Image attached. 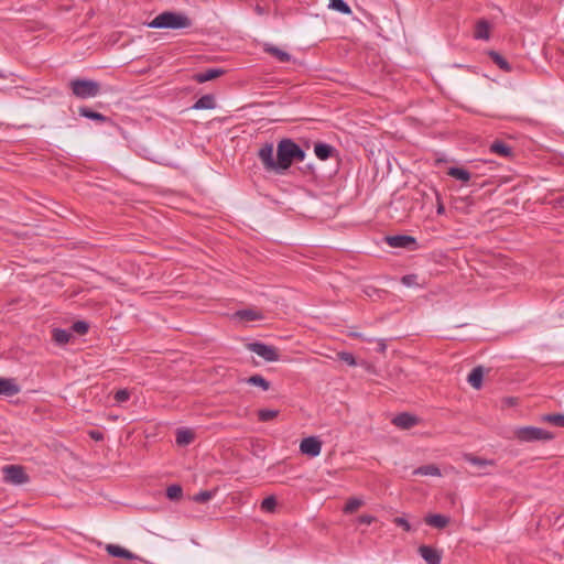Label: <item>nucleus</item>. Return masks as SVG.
<instances>
[{"label": "nucleus", "mask_w": 564, "mask_h": 564, "mask_svg": "<svg viewBox=\"0 0 564 564\" xmlns=\"http://www.w3.org/2000/svg\"><path fill=\"white\" fill-rule=\"evenodd\" d=\"M276 156L280 173H283L292 165L293 161H304L305 152L291 139H283L278 144Z\"/></svg>", "instance_id": "f257e3e1"}, {"label": "nucleus", "mask_w": 564, "mask_h": 564, "mask_svg": "<svg viewBox=\"0 0 564 564\" xmlns=\"http://www.w3.org/2000/svg\"><path fill=\"white\" fill-rule=\"evenodd\" d=\"M192 25L191 19L181 12L164 11L158 14L148 26L151 29H172L181 30L187 29Z\"/></svg>", "instance_id": "f03ea898"}, {"label": "nucleus", "mask_w": 564, "mask_h": 564, "mask_svg": "<svg viewBox=\"0 0 564 564\" xmlns=\"http://www.w3.org/2000/svg\"><path fill=\"white\" fill-rule=\"evenodd\" d=\"M513 436L520 442L551 441L554 435L541 427L520 426L513 430Z\"/></svg>", "instance_id": "7ed1b4c3"}, {"label": "nucleus", "mask_w": 564, "mask_h": 564, "mask_svg": "<svg viewBox=\"0 0 564 564\" xmlns=\"http://www.w3.org/2000/svg\"><path fill=\"white\" fill-rule=\"evenodd\" d=\"M69 87L73 94L80 99L94 98L100 91L99 84L91 79H73L69 83Z\"/></svg>", "instance_id": "20e7f679"}, {"label": "nucleus", "mask_w": 564, "mask_h": 564, "mask_svg": "<svg viewBox=\"0 0 564 564\" xmlns=\"http://www.w3.org/2000/svg\"><path fill=\"white\" fill-rule=\"evenodd\" d=\"M258 156L267 171L280 173L279 161L274 160V149L272 143H264L258 151Z\"/></svg>", "instance_id": "39448f33"}, {"label": "nucleus", "mask_w": 564, "mask_h": 564, "mask_svg": "<svg viewBox=\"0 0 564 564\" xmlns=\"http://www.w3.org/2000/svg\"><path fill=\"white\" fill-rule=\"evenodd\" d=\"M247 348L268 362H273V361L279 360V352L273 346H270V345H267V344H263L260 341H254V343L248 344Z\"/></svg>", "instance_id": "423d86ee"}, {"label": "nucleus", "mask_w": 564, "mask_h": 564, "mask_svg": "<svg viewBox=\"0 0 564 564\" xmlns=\"http://www.w3.org/2000/svg\"><path fill=\"white\" fill-rule=\"evenodd\" d=\"M4 480L12 485H23L29 481V476L20 465H9L2 468Z\"/></svg>", "instance_id": "0eeeda50"}, {"label": "nucleus", "mask_w": 564, "mask_h": 564, "mask_svg": "<svg viewBox=\"0 0 564 564\" xmlns=\"http://www.w3.org/2000/svg\"><path fill=\"white\" fill-rule=\"evenodd\" d=\"M300 452L308 457H316L322 452V442L316 436H308L301 441Z\"/></svg>", "instance_id": "6e6552de"}, {"label": "nucleus", "mask_w": 564, "mask_h": 564, "mask_svg": "<svg viewBox=\"0 0 564 564\" xmlns=\"http://www.w3.org/2000/svg\"><path fill=\"white\" fill-rule=\"evenodd\" d=\"M392 423L402 430H408L419 423V417L408 412L400 413L392 419Z\"/></svg>", "instance_id": "1a4fd4ad"}, {"label": "nucleus", "mask_w": 564, "mask_h": 564, "mask_svg": "<svg viewBox=\"0 0 564 564\" xmlns=\"http://www.w3.org/2000/svg\"><path fill=\"white\" fill-rule=\"evenodd\" d=\"M419 554L427 564H440L442 561V552L429 545L420 546Z\"/></svg>", "instance_id": "9d476101"}, {"label": "nucleus", "mask_w": 564, "mask_h": 564, "mask_svg": "<svg viewBox=\"0 0 564 564\" xmlns=\"http://www.w3.org/2000/svg\"><path fill=\"white\" fill-rule=\"evenodd\" d=\"M387 242L392 248H406L415 243V239L406 235H397L387 237Z\"/></svg>", "instance_id": "9b49d317"}, {"label": "nucleus", "mask_w": 564, "mask_h": 564, "mask_svg": "<svg viewBox=\"0 0 564 564\" xmlns=\"http://www.w3.org/2000/svg\"><path fill=\"white\" fill-rule=\"evenodd\" d=\"M264 52L274 56L281 63H289L292 61V56L288 52L281 50L272 44H264Z\"/></svg>", "instance_id": "f8f14e48"}, {"label": "nucleus", "mask_w": 564, "mask_h": 564, "mask_svg": "<svg viewBox=\"0 0 564 564\" xmlns=\"http://www.w3.org/2000/svg\"><path fill=\"white\" fill-rule=\"evenodd\" d=\"M425 523L436 528V529H444L449 523V517L444 514H429L424 519Z\"/></svg>", "instance_id": "ddd939ff"}, {"label": "nucleus", "mask_w": 564, "mask_h": 564, "mask_svg": "<svg viewBox=\"0 0 564 564\" xmlns=\"http://www.w3.org/2000/svg\"><path fill=\"white\" fill-rule=\"evenodd\" d=\"M20 386L12 378H2V395L11 398L20 392Z\"/></svg>", "instance_id": "4468645a"}, {"label": "nucleus", "mask_w": 564, "mask_h": 564, "mask_svg": "<svg viewBox=\"0 0 564 564\" xmlns=\"http://www.w3.org/2000/svg\"><path fill=\"white\" fill-rule=\"evenodd\" d=\"M224 74V69L221 68H208L204 72H200L195 75V80L197 83H206L208 80L215 79Z\"/></svg>", "instance_id": "2eb2a0df"}, {"label": "nucleus", "mask_w": 564, "mask_h": 564, "mask_svg": "<svg viewBox=\"0 0 564 564\" xmlns=\"http://www.w3.org/2000/svg\"><path fill=\"white\" fill-rule=\"evenodd\" d=\"M334 152L335 148L332 147L330 144L321 142L314 145V153L322 161L329 159Z\"/></svg>", "instance_id": "dca6fc26"}, {"label": "nucleus", "mask_w": 564, "mask_h": 564, "mask_svg": "<svg viewBox=\"0 0 564 564\" xmlns=\"http://www.w3.org/2000/svg\"><path fill=\"white\" fill-rule=\"evenodd\" d=\"M106 550L108 552L109 555L113 556V557H124V558H128V560H133L135 558V555L132 554L130 551L121 547L120 545H117V544H108L106 546Z\"/></svg>", "instance_id": "f3484780"}, {"label": "nucleus", "mask_w": 564, "mask_h": 564, "mask_svg": "<svg viewBox=\"0 0 564 564\" xmlns=\"http://www.w3.org/2000/svg\"><path fill=\"white\" fill-rule=\"evenodd\" d=\"M216 107L215 97L213 95H204L192 106L194 110L214 109Z\"/></svg>", "instance_id": "a211bd4d"}, {"label": "nucleus", "mask_w": 564, "mask_h": 564, "mask_svg": "<svg viewBox=\"0 0 564 564\" xmlns=\"http://www.w3.org/2000/svg\"><path fill=\"white\" fill-rule=\"evenodd\" d=\"M482 379H484V371L481 367L474 368L470 373L468 375L467 381L468 383L475 388L480 389L482 386Z\"/></svg>", "instance_id": "6ab92c4d"}, {"label": "nucleus", "mask_w": 564, "mask_h": 564, "mask_svg": "<svg viewBox=\"0 0 564 564\" xmlns=\"http://www.w3.org/2000/svg\"><path fill=\"white\" fill-rule=\"evenodd\" d=\"M447 174L463 183H467L471 178V173L463 167L451 166Z\"/></svg>", "instance_id": "aec40b11"}, {"label": "nucleus", "mask_w": 564, "mask_h": 564, "mask_svg": "<svg viewBox=\"0 0 564 564\" xmlns=\"http://www.w3.org/2000/svg\"><path fill=\"white\" fill-rule=\"evenodd\" d=\"M413 475L415 476H433V477H440L441 470L436 465H424L421 467H417L413 470Z\"/></svg>", "instance_id": "412c9836"}, {"label": "nucleus", "mask_w": 564, "mask_h": 564, "mask_svg": "<svg viewBox=\"0 0 564 564\" xmlns=\"http://www.w3.org/2000/svg\"><path fill=\"white\" fill-rule=\"evenodd\" d=\"M78 112L82 117L90 119V120H95V121H99V122L108 121V118L106 116H104L100 112L93 111L91 109H89L87 107H80L78 109Z\"/></svg>", "instance_id": "4be33fe9"}, {"label": "nucleus", "mask_w": 564, "mask_h": 564, "mask_svg": "<svg viewBox=\"0 0 564 564\" xmlns=\"http://www.w3.org/2000/svg\"><path fill=\"white\" fill-rule=\"evenodd\" d=\"M245 382L250 386L259 387L263 391H268L271 387V383L264 377H262L260 375L251 376V377L245 379Z\"/></svg>", "instance_id": "5701e85b"}, {"label": "nucleus", "mask_w": 564, "mask_h": 564, "mask_svg": "<svg viewBox=\"0 0 564 564\" xmlns=\"http://www.w3.org/2000/svg\"><path fill=\"white\" fill-rule=\"evenodd\" d=\"M238 318L240 319H243V321H257V319H261L262 318V315L261 313L254 311V310H241V311H238L236 314H235Z\"/></svg>", "instance_id": "b1692460"}, {"label": "nucleus", "mask_w": 564, "mask_h": 564, "mask_svg": "<svg viewBox=\"0 0 564 564\" xmlns=\"http://www.w3.org/2000/svg\"><path fill=\"white\" fill-rule=\"evenodd\" d=\"M53 338L56 344L65 345L70 339V333L66 329L55 328L53 330Z\"/></svg>", "instance_id": "393cba45"}, {"label": "nucleus", "mask_w": 564, "mask_h": 564, "mask_svg": "<svg viewBox=\"0 0 564 564\" xmlns=\"http://www.w3.org/2000/svg\"><path fill=\"white\" fill-rule=\"evenodd\" d=\"M194 438V435L192 431L182 429L176 432V443L178 445H187L189 444Z\"/></svg>", "instance_id": "a878e982"}, {"label": "nucleus", "mask_w": 564, "mask_h": 564, "mask_svg": "<svg viewBox=\"0 0 564 564\" xmlns=\"http://www.w3.org/2000/svg\"><path fill=\"white\" fill-rule=\"evenodd\" d=\"M475 37L478 40L489 39V24L486 21H479L476 26Z\"/></svg>", "instance_id": "bb28decb"}, {"label": "nucleus", "mask_w": 564, "mask_h": 564, "mask_svg": "<svg viewBox=\"0 0 564 564\" xmlns=\"http://www.w3.org/2000/svg\"><path fill=\"white\" fill-rule=\"evenodd\" d=\"M329 8L343 14H350L351 9L344 0H329Z\"/></svg>", "instance_id": "cd10ccee"}, {"label": "nucleus", "mask_w": 564, "mask_h": 564, "mask_svg": "<svg viewBox=\"0 0 564 564\" xmlns=\"http://www.w3.org/2000/svg\"><path fill=\"white\" fill-rule=\"evenodd\" d=\"M489 56L491 57V59L505 72H510L511 70V66L509 65V63L497 52L495 51H490L489 52Z\"/></svg>", "instance_id": "c85d7f7f"}, {"label": "nucleus", "mask_w": 564, "mask_h": 564, "mask_svg": "<svg viewBox=\"0 0 564 564\" xmlns=\"http://www.w3.org/2000/svg\"><path fill=\"white\" fill-rule=\"evenodd\" d=\"M490 151L502 156H508L511 154V149L505 144L503 142L496 141L490 145Z\"/></svg>", "instance_id": "c756f323"}, {"label": "nucleus", "mask_w": 564, "mask_h": 564, "mask_svg": "<svg viewBox=\"0 0 564 564\" xmlns=\"http://www.w3.org/2000/svg\"><path fill=\"white\" fill-rule=\"evenodd\" d=\"M261 510L268 513H273L276 508V499L274 496H269L261 501Z\"/></svg>", "instance_id": "7c9ffc66"}, {"label": "nucleus", "mask_w": 564, "mask_h": 564, "mask_svg": "<svg viewBox=\"0 0 564 564\" xmlns=\"http://www.w3.org/2000/svg\"><path fill=\"white\" fill-rule=\"evenodd\" d=\"M215 495H216V490H203V491H199L198 494H196L195 496H193L192 499L195 502L203 503V502H207L208 500H210Z\"/></svg>", "instance_id": "2f4dec72"}, {"label": "nucleus", "mask_w": 564, "mask_h": 564, "mask_svg": "<svg viewBox=\"0 0 564 564\" xmlns=\"http://www.w3.org/2000/svg\"><path fill=\"white\" fill-rule=\"evenodd\" d=\"M279 414L278 410H271V409H261L258 412V417L262 422H268L270 420H273Z\"/></svg>", "instance_id": "473e14b6"}, {"label": "nucleus", "mask_w": 564, "mask_h": 564, "mask_svg": "<svg viewBox=\"0 0 564 564\" xmlns=\"http://www.w3.org/2000/svg\"><path fill=\"white\" fill-rule=\"evenodd\" d=\"M465 460H467L468 463L473 464V465H476L478 467H485V466H488V465H494V462L492 460H489V459H484V458H479V457H475L473 455H469V454H466L464 456Z\"/></svg>", "instance_id": "72a5a7b5"}, {"label": "nucleus", "mask_w": 564, "mask_h": 564, "mask_svg": "<svg viewBox=\"0 0 564 564\" xmlns=\"http://www.w3.org/2000/svg\"><path fill=\"white\" fill-rule=\"evenodd\" d=\"M182 487L180 485H171L166 489V497L171 500H177L182 497Z\"/></svg>", "instance_id": "f704fd0d"}, {"label": "nucleus", "mask_w": 564, "mask_h": 564, "mask_svg": "<svg viewBox=\"0 0 564 564\" xmlns=\"http://www.w3.org/2000/svg\"><path fill=\"white\" fill-rule=\"evenodd\" d=\"M364 501L359 498H351L347 501V503L344 507L345 513H352L356 511L359 507H361Z\"/></svg>", "instance_id": "c9c22d12"}, {"label": "nucleus", "mask_w": 564, "mask_h": 564, "mask_svg": "<svg viewBox=\"0 0 564 564\" xmlns=\"http://www.w3.org/2000/svg\"><path fill=\"white\" fill-rule=\"evenodd\" d=\"M543 420L556 426L564 427V414H547L543 416Z\"/></svg>", "instance_id": "e433bc0d"}, {"label": "nucleus", "mask_w": 564, "mask_h": 564, "mask_svg": "<svg viewBox=\"0 0 564 564\" xmlns=\"http://www.w3.org/2000/svg\"><path fill=\"white\" fill-rule=\"evenodd\" d=\"M337 356L341 361L346 362L347 365H349L351 367L357 365L356 359L351 352L340 351V352H338Z\"/></svg>", "instance_id": "4c0bfd02"}, {"label": "nucleus", "mask_w": 564, "mask_h": 564, "mask_svg": "<svg viewBox=\"0 0 564 564\" xmlns=\"http://www.w3.org/2000/svg\"><path fill=\"white\" fill-rule=\"evenodd\" d=\"M72 329L78 334H86L88 330V324L84 321H77L73 324Z\"/></svg>", "instance_id": "58836bf2"}, {"label": "nucleus", "mask_w": 564, "mask_h": 564, "mask_svg": "<svg viewBox=\"0 0 564 564\" xmlns=\"http://www.w3.org/2000/svg\"><path fill=\"white\" fill-rule=\"evenodd\" d=\"M130 392L127 389L118 390L115 394V400L119 403L128 401Z\"/></svg>", "instance_id": "ea45409f"}, {"label": "nucleus", "mask_w": 564, "mask_h": 564, "mask_svg": "<svg viewBox=\"0 0 564 564\" xmlns=\"http://www.w3.org/2000/svg\"><path fill=\"white\" fill-rule=\"evenodd\" d=\"M394 523L399 527H402L405 531H411V524L409 523V521L404 518V517H397L394 519Z\"/></svg>", "instance_id": "a19ab883"}, {"label": "nucleus", "mask_w": 564, "mask_h": 564, "mask_svg": "<svg viewBox=\"0 0 564 564\" xmlns=\"http://www.w3.org/2000/svg\"><path fill=\"white\" fill-rule=\"evenodd\" d=\"M402 283L406 286H412L416 283V275L409 274L402 278Z\"/></svg>", "instance_id": "79ce46f5"}, {"label": "nucleus", "mask_w": 564, "mask_h": 564, "mask_svg": "<svg viewBox=\"0 0 564 564\" xmlns=\"http://www.w3.org/2000/svg\"><path fill=\"white\" fill-rule=\"evenodd\" d=\"M358 521H359V523L370 524L375 521V517L369 516V514H362L359 517Z\"/></svg>", "instance_id": "37998d69"}, {"label": "nucleus", "mask_w": 564, "mask_h": 564, "mask_svg": "<svg viewBox=\"0 0 564 564\" xmlns=\"http://www.w3.org/2000/svg\"><path fill=\"white\" fill-rule=\"evenodd\" d=\"M386 349H387L386 340L384 339H379L378 340V351L384 352Z\"/></svg>", "instance_id": "c03bdc74"}, {"label": "nucleus", "mask_w": 564, "mask_h": 564, "mask_svg": "<svg viewBox=\"0 0 564 564\" xmlns=\"http://www.w3.org/2000/svg\"><path fill=\"white\" fill-rule=\"evenodd\" d=\"M89 435H90L91 438H94L96 441L102 440V434L100 432H98V431H91L89 433Z\"/></svg>", "instance_id": "a18cd8bd"}, {"label": "nucleus", "mask_w": 564, "mask_h": 564, "mask_svg": "<svg viewBox=\"0 0 564 564\" xmlns=\"http://www.w3.org/2000/svg\"><path fill=\"white\" fill-rule=\"evenodd\" d=\"M505 403H506L507 405H509V406L516 405V404H517V399L511 398V397H510V398H506V399H505Z\"/></svg>", "instance_id": "49530a36"}, {"label": "nucleus", "mask_w": 564, "mask_h": 564, "mask_svg": "<svg viewBox=\"0 0 564 564\" xmlns=\"http://www.w3.org/2000/svg\"><path fill=\"white\" fill-rule=\"evenodd\" d=\"M254 11H256V13H257V14H259V15H263V14H265V10H264V8H263V7H261V6H259V4H257V6L254 7Z\"/></svg>", "instance_id": "de8ad7c7"}, {"label": "nucleus", "mask_w": 564, "mask_h": 564, "mask_svg": "<svg viewBox=\"0 0 564 564\" xmlns=\"http://www.w3.org/2000/svg\"><path fill=\"white\" fill-rule=\"evenodd\" d=\"M436 212H437L438 215H442V214L445 213V207H444V205L442 203H438Z\"/></svg>", "instance_id": "09e8293b"}]
</instances>
